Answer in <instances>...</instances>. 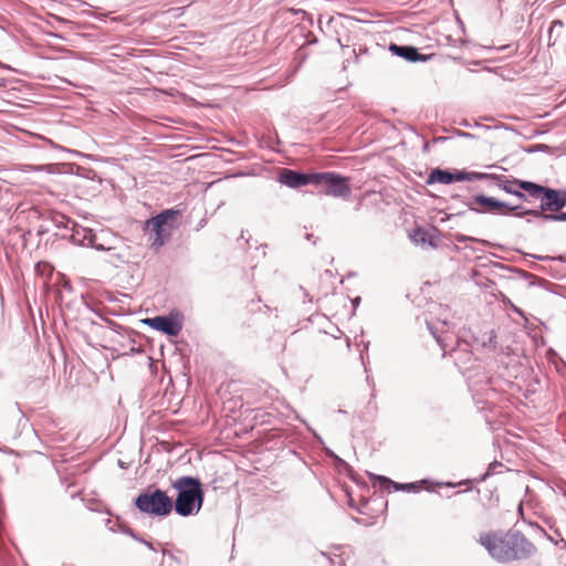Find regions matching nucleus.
<instances>
[{"instance_id": "1", "label": "nucleus", "mask_w": 566, "mask_h": 566, "mask_svg": "<svg viewBox=\"0 0 566 566\" xmlns=\"http://www.w3.org/2000/svg\"><path fill=\"white\" fill-rule=\"evenodd\" d=\"M479 543L499 562H511L527 558L536 547L521 532H488L479 537Z\"/></svg>"}, {"instance_id": "2", "label": "nucleus", "mask_w": 566, "mask_h": 566, "mask_svg": "<svg viewBox=\"0 0 566 566\" xmlns=\"http://www.w3.org/2000/svg\"><path fill=\"white\" fill-rule=\"evenodd\" d=\"M172 486L178 491L174 507L179 515L189 516L200 510L203 502V492L198 479L182 476L176 480Z\"/></svg>"}, {"instance_id": "3", "label": "nucleus", "mask_w": 566, "mask_h": 566, "mask_svg": "<svg viewBox=\"0 0 566 566\" xmlns=\"http://www.w3.org/2000/svg\"><path fill=\"white\" fill-rule=\"evenodd\" d=\"M178 210L167 209L148 219L144 224V231L148 235L149 248L158 252L171 238L177 228Z\"/></svg>"}, {"instance_id": "4", "label": "nucleus", "mask_w": 566, "mask_h": 566, "mask_svg": "<svg viewBox=\"0 0 566 566\" xmlns=\"http://www.w3.org/2000/svg\"><path fill=\"white\" fill-rule=\"evenodd\" d=\"M135 505L140 512L154 516H167L174 509L172 499L159 489L139 494Z\"/></svg>"}, {"instance_id": "5", "label": "nucleus", "mask_w": 566, "mask_h": 566, "mask_svg": "<svg viewBox=\"0 0 566 566\" xmlns=\"http://www.w3.org/2000/svg\"><path fill=\"white\" fill-rule=\"evenodd\" d=\"M518 187L534 198L542 197L543 211H559L566 206V191L554 190L531 181H518Z\"/></svg>"}, {"instance_id": "6", "label": "nucleus", "mask_w": 566, "mask_h": 566, "mask_svg": "<svg viewBox=\"0 0 566 566\" xmlns=\"http://www.w3.org/2000/svg\"><path fill=\"white\" fill-rule=\"evenodd\" d=\"M315 184L321 186L322 192L336 198H348L352 193L349 179L335 172H315Z\"/></svg>"}, {"instance_id": "7", "label": "nucleus", "mask_w": 566, "mask_h": 566, "mask_svg": "<svg viewBox=\"0 0 566 566\" xmlns=\"http://www.w3.org/2000/svg\"><path fill=\"white\" fill-rule=\"evenodd\" d=\"M488 174L482 172H464V171H457V172H449L441 169H433L427 179V184H442V185H449L454 181H464V180H475V179H484L488 178Z\"/></svg>"}, {"instance_id": "8", "label": "nucleus", "mask_w": 566, "mask_h": 566, "mask_svg": "<svg viewBox=\"0 0 566 566\" xmlns=\"http://www.w3.org/2000/svg\"><path fill=\"white\" fill-rule=\"evenodd\" d=\"M145 323L156 331H160L169 336H177L181 331V325L175 319L166 316H156L145 319Z\"/></svg>"}, {"instance_id": "9", "label": "nucleus", "mask_w": 566, "mask_h": 566, "mask_svg": "<svg viewBox=\"0 0 566 566\" xmlns=\"http://www.w3.org/2000/svg\"><path fill=\"white\" fill-rule=\"evenodd\" d=\"M315 172L313 174H301L290 169H283L280 175V181L284 185L293 188H298L307 184H315Z\"/></svg>"}, {"instance_id": "10", "label": "nucleus", "mask_w": 566, "mask_h": 566, "mask_svg": "<svg viewBox=\"0 0 566 566\" xmlns=\"http://www.w3.org/2000/svg\"><path fill=\"white\" fill-rule=\"evenodd\" d=\"M474 202L481 207H483L488 211H499L507 206L504 202H501L492 197H485L483 195H479L474 197Z\"/></svg>"}, {"instance_id": "11", "label": "nucleus", "mask_w": 566, "mask_h": 566, "mask_svg": "<svg viewBox=\"0 0 566 566\" xmlns=\"http://www.w3.org/2000/svg\"><path fill=\"white\" fill-rule=\"evenodd\" d=\"M391 50H394L398 55L407 59L408 61H424L426 59L418 53V51L412 46H398L392 45Z\"/></svg>"}, {"instance_id": "12", "label": "nucleus", "mask_w": 566, "mask_h": 566, "mask_svg": "<svg viewBox=\"0 0 566 566\" xmlns=\"http://www.w3.org/2000/svg\"><path fill=\"white\" fill-rule=\"evenodd\" d=\"M377 480H378L379 484L382 488H386L387 490H390V488H394L396 491H416V490H418V486L413 483L399 484V483L391 481L390 479H388L386 476H377Z\"/></svg>"}, {"instance_id": "13", "label": "nucleus", "mask_w": 566, "mask_h": 566, "mask_svg": "<svg viewBox=\"0 0 566 566\" xmlns=\"http://www.w3.org/2000/svg\"><path fill=\"white\" fill-rule=\"evenodd\" d=\"M0 97H1L0 111H3V107L6 104H15V99L18 98L14 88L4 91Z\"/></svg>"}, {"instance_id": "14", "label": "nucleus", "mask_w": 566, "mask_h": 566, "mask_svg": "<svg viewBox=\"0 0 566 566\" xmlns=\"http://www.w3.org/2000/svg\"><path fill=\"white\" fill-rule=\"evenodd\" d=\"M530 213L536 217H541L545 220L566 221V212H562L558 214H544L543 212L531 211Z\"/></svg>"}, {"instance_id": "15", "label": "nucleus", "mask_w": 566, "mask_h": 566, "mask_svg": "<svg viewBox=\"0 0 566 566\" xmlns=\"http://www.w3.org/2000/svg\"><path fill=\"white\" fill-rule=\"evenodd\" d=\"M505 190H506L507 192L514 193V195H516V196H518V197H521V198H523V197H524V195H523L522 192H518V191H512L511 189H509V188H506V187H505Z\"/></svg>"}, {"instance_id": "16", "label": "nucleus", "mask_w": 566, "mask_h": 566, "mask_svg": "<svg viewBox=\"0 0 566 566\" xmlns=\"http://www.w3.org/2000/svg\"><path fill=\"white\" fill-rule=\"evenodd\" d=\"M8 81L6 78H0V88L7 87Z\"/></svg>"}, {"instance_id": "17", "label": "nucleus", "mask_w": 566, "mask_h": 566, "mask_svg": "<svg viewBox=\"0 0 566 566\" xmlns=\"http://www.w3.org/2000/svg\"><path fill=\"white\" fill-rule=\"evenodd\" d=\"M90 242H91V244H92L93 247H95L96 249H103V247H102V245H97V244H95V242L93 241V239H91V240H90Z\"/></svg>"}, {"instance_id": "18", "label": "nucleus", "mask_w": 566, "mask_h": 566, "mask_svg": "<svg viewBox=\"0 0 566 566\" xmlns=\"http://www.w3.org/2000/svg\"><path fill=\"white\" fill-rule=\"evenodd\" d=\"M57 21L60 22H65V20L63 18H60V17H56V15H53Z\"/></svg>"}, {"instance_id": "19", "label": "nucleus", "mask_w": 566, "mask_h": 566, "mask_svg": "<svg viewBox=\"0 0 566 566\" xmlns=\"http://www.w3.org/2000/svg\"><path fill=\"white\" fill-rule=\"evenodd\" d=\"M555 24H557V22H556V21H553L552 27H554ZM558 24H559V25H562V23H560V22H558ZM552 29H553V28H551V30H552Z\"/></svg>"}]
</instances>
